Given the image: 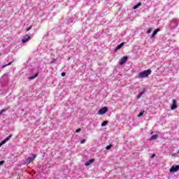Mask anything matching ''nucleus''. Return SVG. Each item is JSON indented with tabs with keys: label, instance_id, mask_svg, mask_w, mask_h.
<instances>
[{
	"label": "nucleus",
	"instance_id": "nucleus-1",
	"mask_svg": "<svg viewBox=\"0 0 179 179\" xmlns=\"http://www.w3.org/2000/svg\"><path fill=\"white\" fill-rule=\"evenodd\" d=\"M151 74H152L151 69L144 70L143 71L138 73V78H148V76H149V75H151Z\"/></svg>",
	"mask_w": 179,
	"mask_h": 179
},
{
	"label": "nucleus",
	"instance_id": "nucleus-2",
	"mask_svg": "<svg viewBox=\"0 0 179 179\" xmlns=\"http://www.w3.org/2000/svg\"><path fill=\"white\" fill-rule=\"evenodd\" d=\"M36 157H37V155H34L32 157H28L27 159H26V163L27 164H30L31 162H33V160L34 159H36Z\"/></svg>",
	"mask_w": 179,
	"mask_h": 179
},
{
	"label": "nucleus",
	"instance_id": "nucleus-3",
	"mask_svg": "<svg viewBox=\"0 0 179 179\" xmlns=\"http://www.w3.org/2000/svg\"><path fill=\"white\" fill-rule=\"evenodd\" d=\"M178 170H179V165H176L171 167V169H169V171L170 173H177Z\"/></svg>",
	"mask_w": 179,
	"mask_h": 179
},
{
	"label": "nucleus",
	"instance_id": "nucleus-4",
	"mask_svg": "<svg viewBox=\"0 0 179 179\" xmlns=\"http://www.w3.org/2000/svg\"><path fill=\"white\" fill-rule=\"evenodd\" d=\"M30 38H31V37L30 36V35L29 34H26L23 38L22 39V43L23 44H24V43H27V41H29V40H30Z\"/></svg>",
	"mask_w": 179,
	"mask_h": 179
},
{
	"label": "nucleus",
	"instance_id": "nucleus-5",
	"mask_svg": "<svg viewBox=\"0 0 179 179\" xmlns=\"http://www.w3.org/2000/svg\"><path fill=\"white\" fill-rule=\"evenodd\" d=\"M107 111H108V108H107V107H103L99 110L98 113L100 115H102V114H106Z\"/></svg>",
	"mask_w": 179,
	"mask_h": 179
},
{
	"label": "nucleus",
	"instance_id": "nucleus-6",
	"mask_svg": "<svg viewBox=\"0 0 179 179\" xmlns=\"http://www.w3.org/2000/svg\"><path fill=\"white\" fill-rule=\"evenodd\" d=\"M128 61V57L124 56L123 57L121 60L119 62L120 65H124Z\"/></svg>",
	"mask_w": 179,
	"mask_h": 179
},
{
	"label": "nucleus",
	"instance_id": "nucleus-7",
	"mask_svg": "<svg viewBox=\"0 0 179 179\" xmlns=\"http://www.w3.org/2000/svg\"><path fill=\"white\" fill-rule=\"evenodd\" d=\"M172 106L171 107V110H176V108H177V101H176V99H173L172 100Z\"/></svg>",
	"mask_w": 179,
	"mask_h": 179
},
{
	"label": "nucleus",
	"instance_id": "nucleus-8",
	"mask_svg": "<svg viewBox=\"0 0 179 179\" xmlns=\"http://www.w3.org/2000/svg\"><path fill=\"white\" fill-rule=\"evenodd\" d=\"M124 43H122L120 45H118L117 46V48L115 49L114 52H117V51H118V50L122 48V46L124 45Z\"/></svg>",
	"mask_w": 179,
	"mask_h": 179
},
{
	"label": "nucleus",
	"instance_id": "nucleus-9",
	"mask_svg": "<svg viewBox=\"0 0 179 179\" xmlns=\"http://www.w3.org/2000/svg\"><path fill=\"white\" fill-rule=\"evenodd\" d=\"M158 31H160V29H155L153 32H152V35H151V38H153V37H155V36H156V34H157V32Z\"/></svg>",
	"mask_w": 179,
	"mask_h": 179
},
{
	"label": "nucleus",
	"instance_id": "nucleus-10",
	"mask_svg": "<svg viewBox=\"0 0 179 179\" xmlns=\"http://www.w3.org/2000/svg\"><path fill=\"white\" fill-rule=\"evenodd\" d=\"M92 163H94V159H91L85 163V166H90Z\"/></svg>",
	"mask_w": 179,
	"mask_h": 179
},
{
	"label": "nucleus",
	"instance_id": "nucleus-11",
	"mask_svg": "<svg viewBox=\"0 0 179 179\" xmlns=\"http://www.w3.org/2000/svg\"><path fill=\"white\" fill-rule=\"evenodd\" d=\"M38 76V73H36L34 76H31L29 78V80H33L34 79H36Z\"/></svg>",
	"mask_w": 179,
	"mask_h": 179
},
{
	"label": "nucleus",
	"instance_id": "nucleus-12",
	"mask_svg": "<svg viewBox=\"0 0 179 179\" xmlns=\"http://www.w3.org/2000/svg\"><path fill=\"white\" fill-rule=\"evenodd\" d=\"M142 6V3H138L137 5L133 7V9H138V8H139V6Z\"/></svg>",
	"mask_w": 179,
	"mask_h": 179
},
{
	"label": "nucleus",
	"instance_id": "nucleus-13",
	"mask_svg": "<svg viewBox=\"0 0 179 179\" xmlns=\"http://www.w3.org/2000/svg\"><path fill=\"white\" fill-rule=\"evenodd\" d=\"M143 95V92H140L139 94L137 95L136 99H139L140 98L142 97Z\"/></svg>",
	"mask_w": 179,
	"mask_h": 179
},
{
	"label": "nucleus",
	"instance_id": "nucleus-14",
	"mask_svg": "<svg viewBox=\"0 0 179 179\" xmlns=\"http://www.w3.org/2000/svg\"><path fill=\"white\" fill-rule=\"evenodd\" d=\"M157 139V135L155 134L151 136V140Z\"/></svg>",
	"mask_w": 179,
	"mask_h": 179
},
{
	"label": "nucleus",
	"instance_id": "nucleus-15",
	"mask_svg": "<svg viewBox=\"0 0 179 179\" xmlns=\"http://www.w3.org/2000/svg\"><path fill=\"white\" fill-rule=\"evenodd\" d=\"M107 124H108V121H104V122L101 124V127H106V125H107Z\"/></svg>",
	"mask_w": 179,
	"mask_h": 179
},
{
	"label": "nucleus",
	"instance_id": "nucleus-16",
	"mask_svg": "<svg viewBox=\"0 0 179 179\" xmlns=\"http://www.w3.org/2000/svg\"><path fill=\"white\" fill-rule=\"evenodd\" d=\"M112 146H113L112 144H110L109 145H107V146L106 147V150H110V149H111V147H112Z\"/></svg>",
	"mask_w": 179,
	"mask_h": 179
},
{
	"label": "nucleus",
	"instance_id": "nucleus-17",
	"mask_svg": "<svg viewBox=\"0 0 179 179\" xmlns=\"http://www.w3.org/2000/svg\"><path fill=\"white\" fill-rule=\"evenodd\" d=\"M144 113H145V110L141 111V112L138 115V117H142V115H143Z\"/></svg>",
	"mask_w": 179,
	"mask_h": 179
},
{
	"label": "nucleus",
	"instance_id": "nucleus-18",
	"mask_svg": "<svg viewBox=\"0 0 179 179\" xmlns=\"http://www.w3.org/2000/svg\"><path fill=\"white\" fill-rule=\"evenodd\" d=\"M9 65H12V62H10L7 64H5V65L2 66L1 68H5L6 66H9Z\"/></svg>",
	"mask_w": 179,
	"mask_h": 179
},
{
	"label": "nucleus",
	"instance_id": "nucleus-19",
	"mask_svg": "<svg viewBox=\"0 0 179 179\" xmlns=\"http://www.w3.org/2000/svg\"><path fill=\"white\" fill-rule=\"evenodd\" d=\"M12 137V135H10L9 136H8L7 138H6L4 140L6 142H8V141H9V139H10V138Z\"/></svg>",
	"mask_w": 179,
	"mask_h": 179
},
{
	"label": "nucleus",
	"instance_id": "nucleus-20",
	"mask_svg": "<svg viewBox=\"0 0 179 179\" xmlns=\"http://www.w3.org/2000/svg\"><path fill=\"white\" fill-rule=\"evenodd\" d=\"M6 110L5 109H1L0 110V115H2V114H3V113H5Z\"/></svg>",
	"mask_w": 179,
	"mask_h": 179
},
{
	"label": "nucleus",
	"instance_id": "nucleus-21",
	"mask_svg": "<svg viewBox=\"0 0 179 179\" xmlns=\"http://www.w3.org/2000/svg\"><path fill=\"white\" fill-rule=\"evenodd\" d=\"M6 110L5 109H1L0 110V115H2V114H3V113H5Z\"/></svg>",
	"mask_w": 179,
	"mask_h": 179
},
{
	"label": "nucleus",
	"instance_id": "nucleus-22",
	"mask_svg": "<svg viewBox=\"0 0 179 179\" xmlns=\"http://www.w3.org/2000/svg\"><path fill=\"white\" fill-rule=\"evenodd\" d=\"M5 143H6V141L5 140H3V141H1V142L0 143V148H1V146H2V145H5Z\"/></svg>",
	"mask_w": 179,
	"mask_h": 179
},
{
	"label": "nucleus",
	"instance_id": "nucleus-23",
	"mask_svg": "<svg viewBox=\"0 0 179 179\" xmlns=\"http://www.w3.org/2000/svg\"><path fill=\"white\" fill-rule=\"evenodd\" d=\"M147 33H148V34H150V33H152V29L149 28V29L147 30Z\"/></svg>",
	"mask_w": 179,
	"mask_h": 179
},
{
	"label": "nucleus",
	"instance_id": "nucleus-24",
	"mask_svg": "<svg viewBox=\"0 0 179 179\" xmlns=\"http://www.w3.org/2000/svg\"><path fill=\"white\" fill-rule=\"evenodd\" d=\"M31 27H33V25H31L29 27L27 28V31H29V30H31Z\"/></svg>",
	"mask_w": 179,
	"mask_h": 179
},
{
	"label": "nucleus",
	"instance_id": "nucleus-25",
	"mask_svg": "<svg viewBox=\"0 0 179 179\" xmlns=\"http://www.w3.org/2000/svg\"><path fill=\"white\" fill-rule=\"evenodd\" d=\"M85 142H86V139L83 138V139L81 140V141H80V143H81V144H83V143H85Z\"/></svg>",
	"mask_w": 179,
	"mask_h": 179
},
{
	"label": "nucleus",
	"instance_id": "nucleus-26",
	"mask_svg": "<svg viewBox=\"0 0 179 179\" xmlns=\"http://www.w3.org/2000/svg\"><path fill=\"white\" fill-rule=\"evenodd\" d=\"M57 62V59H54L50 62V64H54V62Z\"/></svg>",
	"mask_w": 179,
	"mask_h": 179
},
{
	"label": "nucleus",
	"instance_id": "nucleus-27",
	"mask_svg": "<svg viewBox=\"0 0 179 179\" xmlns=\"http://www.w3.org/2000/svg\"><path fill=\"white\" fill-rule=\"evenodd\" d=\"M3 163H5V161H0V166H2V164H3Z\"/></svg>",
	"mask_w": 179,
	"mask_h": 179
},
{
	"label": "nucleus",
	"instance_id": "nucleus-28",
	"mask_svg": "<svg viewBox=\"0 0 179 179\" xmlns=\"http://www.w3.org/2000/svg\"><path fill=\"white\" fill-rule=\"evenodd\" d=\"M80 131H82V129H78L76 131V132H80Z\"/></svg>",
	"mask_w": 179,
	"mask_h": 179
},
{
	"label": "nucleus",
	"instance_id": "nucleus-29",
	"mask_svg": "<svg viewBox=\"0 0 179 179\" xmlns=\"http://www.w3.org/2000/svg\"><path fill=\"white\" fill-rule=\"evenodd\" d=\"M156 156V154H153L152 156H151V159H153V157H155Z\"/></svg>",
	"mask_w": 179,
	"mask_h": 179
},
{
	"label": "nucleus",
	"instance_id": "nucleus-30",
	"mask_svg": "<svg viewBox=\"0 0 179 179\" xmlns=\"http://www.w3.org/2000/svg\"><path fill=\"white\" fill-rule=\"evenodd\" d=\"M66 73H62V76H65Z\"/></svg>",
	"mask_w": 179,
	"mask_h": 179
},
{
	"label": "nucleus",
	"instance_id": "nucleus-31",
	"mask_svg": "<svg viewBox=\"0 0 179 179\" xmlns=\"http://www.w3.org/2000/svg\"><path fill=\"white\" fill-rule=\"evenodd\" d=\"M178 153H179V151H178Z\"/></svg>",
	"mask_w": 179,
	"mask_h": 179
}]
</instances>
